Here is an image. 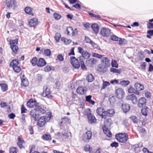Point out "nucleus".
I'll return each mask as SVG.
<instances>
[{
    "label": "nucleus",
    "instance_id": "1",
    "mask_svg": "<svg viewBox=\"0 0 153 153\" xmlns=\"http://www.w3.org/2000/svg\"><path fill=\"white\" fill-rule=\"evenodd\" d=\"M101 61L102 63L98 66L97 71L100 72H105L110 65V62L108 58L106 57L102 58Z\"/></svg>",
    "mask_w": 153,
    "mask_h": 153
},
{
    "label": "nucleus",
    "instance_id": "2",
    "mask_svg": "<svg viewBox=\"0 0 153 153\" xmlns=\"http://www.w3.org/2000/svg\"><path fill=\"white\" fill-rule=\"evenodd\" d=\"M115 138L120 142L125 143L128 140V135L126 133H119L115 135Z\"/></svg>",
    "mask_w": 153,
    "mask_h": 153
},
{
    "label": "nucleus",
    "instance_id": "3",
    "mask_svg": "<svg viewBox=\"0 0 153 153\" xmlns=\"http://www.w3.org/2000/svg\"><path fill=\"white\" fill-rule=\"evenodd\" d=\"M51 91L50 89L48 88V84H45L43 87V91L41 93V96L43 97H46L48 99H51L53 96L51 95Z\"/></svg>",
    "mask_w": 153,
    "mask_h": 153
},
{
    "label": "nucleus",
    "instance_id": "4",
    "mask_svg": "<svg viewBox=\"0 0 153 153\" xmlns=\"http://www.w3.org/2000/svg\"><path fill=\"white\" fill-rule=\"evenodd\" d=\"M57 135L59 138H64L65 139L71 138V134L70 131L65 130L62 132H58Z\"/></svg>",
    "mask_w": 153,
    "mask_h": 153
},
{
    "label": "nucleus",
    "instance_id": "5",
    "mask_svg": "<svg viewBox=\"0 0 153 153\" xmlns=\"http://www.w3.org/2000/svg\"><path fill=\"white\" fill-rule=\"evenodd\" d=\"M115 113L114 109H111L106 111L104 110L101 117L102 118L106 119L108 117L112 116Z\"/></svg>",
    "mask_w": 153,
    "mask_h": 153
},
{
    "label": "nucleus",
    "instance_id": "6",
    "mask_svg": "<svg viewBox=\"0 0 153 153\" xmlns=\"http://www.w3.org/2000/svg\"><path fill=\"white\" fill-rule=\"evenodd\" d=\"M30 116L31 120H33L35 121H36L38 120L40 115L38 112L34 109L30 111Z\"/></svg>",
    "mask_w": 153,
    "mask_h": 153
},
{
    "label": "nucleus",
    "instance_id": "7",
    "mask_svg": "<svg viewBox=\"0 0 153 153\" xmlns=\"http://www.w3.org/2000/svg\"><path fill=\"white\" fill-rule=\"evenodd\" d=\"M71 63L73 67L76 68H78L80 66V64L78 60L74 56H71Z\"/></svg>",
    "mask_w": 153,
    "mask_h": 153
},
{
    "label": "nucleus",
    "instance_id": "8",
    "mask_svg": "<svg viewBox=\"0 0 153 153\" xmlns=\"http://www.w3.org/2000/svg\"><path fill=\"white\" fill-rule=\"evenodd\" d=\"M89 112L86 113L87 116L88 123L90 124L95 123L97 121V119L91 113L90 110L89 109Z\"/></svg>",
    "mask_w": 153,
    "mask_h": 153
},
{
    "label": "nucleus",
    "instance_id": "9",
    "mask_svg": "<svg viewBox=\"0 0 153 153\" xmlns=\"http://www.w3.org/2000/svg\"><path fill=\"white\" fill-rule=\"evenodd\" d=\"M100 33L103 36L107 37L111 34V30L108 28L103 27L100 30Z\"/></svg>",
    "mask_w": 153,
    "mask_h": 153
},
{
    "label": "nucleus",
    "instance_id": "10",
    "mask_svg": "<svg viewBox=\"0 0 153 153\" xmlns=\"http://www.w3.org/2000/svg\"><path fill=\"white\" fill-rule=\"evenodd\" d=\"M115 94L117 98L121 99L124 97L125 93L123 89L119 88L116 90Z\"/></svg>",
    "mask_w": 153,
    "mask_h": 153
},
{
    "label": "nucleus",
    "instance_id": "11",
    "mask_svg": "<svg viewBox=\"0 0 153 153\" xmlns=\"http://www.w3.org/2000/svg\"><path fill=\"white\" fill-rule=\"evenodd\" d=\"M20 78L21 80V84L22 86L26 87L29 84V82L24 74L22 73L20 75Z\"/></svg>",
    "mask_w": 153,
    "mask_h": 153
},
{
    "label": "nucleus",
    "instance_id": "12",
    "mask_svg": "<svg viewBox=\"0 0 153 153\" xmlns=\"http://www.w3.org/2000/svg\"><path fill=\"white\" fill-rule=\"evenodd\" d=\"M126 99L127 100H131L132 103L136 104L138 102V99L136 96L134 94L129 95L126 97Z\"/></svg>",
    "mask_w": 153,
    "mask_h": 153
},
{
    "label": "nucleus",
    "instance_id": "13",
    "mask_svg": "<svg viewBox=\"0 0 153 153\" xmlns=\"http://www.w3.org/2000/svg\"><path fill=\"white\" fill-rule=\"evenodd\" d=\"M92 132L91 131H88L85 134L83 140L85 142H88L91 138Z\"/></svg>",
    "mask_w": 153,
    "mask_h": 153
},
{
    "label": "nucleus",
    "instance_id": "14",
    "mask_svg": "<svg viewBox=\"0 0 153 153\" xmlns=\"http://www.w3.org/2000/svg\"><path fill=\"white\" fill-rule=\"evenodd\" d=\"M34 109L36 110V111L39 112L42 114H44L46 112V111L43 108V106L38 103L36 104Z\"/></svg>",
    "mask_w": 153,
    "mask_h": 153
},
{
    "label": "nucleus",
    "instance_id": "15",
    "mask_svg": "<svg viewBox=\"0 0 153 153\" xmlns=\"http://www.w3.org/2000/svg\"><path fill=\"white\" fill-rule=\"evenodd\" d=\"M5 4L7 7L10 9L13 6L14 7H15L16 2L15 0H6Z\"/></svg>",
    "mask_w": 153,
    "mask_h": 153
},
{
    "label": "nucleus",
    "instance_id": "16",
    "mask_svg": "<svg viewBox=\"0 0 153 153\" xmlns=\"http://www.w3.org/2000/svg\"><path fill=\"white\" fill-rule=\"evenodd\" d=\"M146 103V99L144 97H140L138 100L137 105L140 108L145 106Z\"/></svg>",
    "mask_w": 153,
    "mask_h": 153
},
{
    "label": "nucleus",
    "instance_id": "17",
    "mask_svg": "<svg viewBox=\"0 0 153 153\" xmlns=\"http://www.w3.org/2000/svg\"><path fill=\"white\" fill-rule=\"evenodd\" d=\"M46 117L44 116L40 117L37 121L38 126L40 127H43L46 122Z\"/></svg>",
    "mask_w": 153,
    "mask_h": 153
},
{
    "label": "nucleus",
    "instance_id": "18",
    "mask_svg": "<svg viewBox=\"0 0 153 153\" xmlns=\"http://www.w3.org/2000/svg\"><path fill=\"white\" fill-rule=\"evenodd\" d=\"M97 60L94 58H91L86 61V65L90 67L93 66L97 63Z\"/></svg>",
    "mask_w": 153,
    "mask_h": 153
},
{
    "label": "nucleus",
    "instance_id": "19",
    "mask_svg": "<svg viewBox=\"0 0 153 153\" xmlns=\"http://www.w3.org/2000/svg\"><path fill=\"white\" fill-rule=\"evenodd\" d=\"M37 102L35 100H34L33 99H30L27 103V106L29 108H34L36 107V104Z\"/></svg>",
    "mask_w": 153,
    "mask_h": 153
},
{
    "label": "nucleus",
    "instance_id": "20",
    "mask_svg": "<svg viewBox=\"0 0 153 153\" xmlns=\"http://www.w3.org/2000/svg\"><path fill=\"white\" fill-rule=\"evenodd\" d=\"M30 27H34L38 24L37 19L36 18H33L30 19L29 22Z\"/></svg>",
    "mask_w": 153,
    "mask_h": 153
},
{
    "label": "nucleus",
    "instance_id": "21",
    "mask_svg": "<svg viewBox=\"0 0 153 153\" xmlns=\"http://www.w3.org/2000/svg\"><path fill=\"white\" fill-rule=\"evenodd\" d=\"M86 88L82 86L79 87L76 89L77 93L80 94H84L86 92Z\"/></svg>",
    "mask_w": 153,
    "mask_h": 153
},
{
    "label": "nucleus",
    "instance_id": "22",
    "mask_svg": "<svg viewBox=\"0 0 153 153\" xmlns=\"http://www.w3.org/2000/svg\"><path fill=\"white\" fill-rule=\"evenodd\" d=\"M122 104L121 108L124 113H126L128 112L130 108V105L129 104H123L122 102H120Z\"/></svg>",
    "mask_w": 153,
    "mask_h": 153
},
{
    "label": "nucleus",
    "instance_id": "23",
    "mask_svg": "<svg viewBox=\"0 0 153 153\" xmlns=\"http://www.w3.org/2000/svg\"><path fill=\"white\" fill-rule=\"evenodd\" d=\"M62 120L60 122V125L62 126L64 125V124L66 123H70V119L69 118L67 117H65L63 118H62Z\"/></svg>",
    "mask_w": 153,
    "mask_h": 153
},
{
    "label": "nucleus",
    "instance_id": "24",
    "mask_svg": "<svg viewBox=\"0 0 153 153\" xmlns=\"http://www.w3.org/2000/svg\"><path fill=\"white\" fill-rule=\"evenodd\" d=\"M46 64V62L45 59L43 58H40L39 59L37 62V65L38 67H42Z\"/></svg>",
    "mask_w": 153,
    "mask_h": 153
},
{
    "label": "nucleus",
    "instance_id": "25",
    "mask_svg": "<svg viewBox=\"0 0 153 153\" xmlns=\"http://www.w3.org/2000/svg\"><path fill=\"white\" fill-rule=\"evenodd\" d=\"M134 87L135 88L137 91H138L142 90L144 89L143 85L138 82L135 84Z\"/></svg>",
    "mask_w": 153,
    "mask_h": 153
},
{
    "label": "nucleus",
    "instance_id": "26",
    "mask_svg": "<svg viewBox=\"0 0 153 153\" xmlns=\"http://www.w3.org/2000/svg\"><path fill=\"white\" fill-rule=\"evenodd\" d=\"M91 27L95 33L97 34L98 32L100 27L97 24L94 23L92 24Z\"/></svg>",
    "mask_w": 153,
    "mask_h": 153
},
{
    "label": "nucleus",
    "instance_id": "27",
    "mask_svg": "<svg viewBox=\"0 0 153 153\" xmlns=\"http://www.w3.org/2000/svg\"><path fill=\"white\" fill-rule=\"evenodd\" d=\"M104 133L108 137H112V134L108 129L105 127L103 128Z\"/></svg>",
    "mask_w": 153,
    "mask_h": 153
},
{
    "label": "nucleus",
    "instance_id": "28",
    "mask_svg": "<svg viewBox=\"0 0 153 153\" xmlns=\"http://www.w3.org/2000/svg\"><path fill=\"white\" fill-rule=\"evenodd\" d=\"M10 65L13 68L14 67L17 66L19 65V62L18 59H15L13 60L10 63Z\"/></svg>",
    "mask_w": 153,
    "mask_h": 153
},
{
    "label": "nucleus",
    "instance_id": "29",
    "mask_svg": "<svg viewBox=\"0 0 153 153\" xmlns=\"http://www.w3.org/2000/svg\"><path fill=\"white\" fill-rule=\"evenodd\" d=\"M25 12L30 15L33 16L34 14L32 12V9L30 7H26L25 9Z\"/></svg>",
    "mask_w": 153,
    "mask_h": 153
},
{
    "label": "nucleus",
    "instance_id": "30",
    "mask_svg": "<svg viewBox=\"0 0 153 153\" xmlns=\"http://www.w3.org/2000/svg\"><path fill=\"white\" fill-rule=\"evenodd\" d=\"M128 91L129 93H133L137 95H139L140 94L139 91H137L136 89H135L134 88L132 87H130L128 89Z\"/></svg>",
    "mask_w": 153,
    "mask_h": 153
},
{
    "label": "nucleus",
    "instance_id": "31",
    "mask_svg": "<svg viewBox=\"0 0 153 153\" xmlns=\"http://www.w3.org/2000/svg\"><path fill=\"white\" fill-rule=\"evenodd\" d=\"M43 51L44 52V54L46 56H49L51 55V51L49 49L41 50V52H43Z\"/></svg>",
    "mask_w": 153,
    "mask_h": 153
},
{
    "label": "nucleus",
    "instance_id": "32",
    "mask_svg": "<svg viewBox=\"0 0 153 153\" xmlns=\"http://www.w3.org/2000/svg\"><path fill=\"white\" fill-rule=\"evenodd\" d=\"M104 111V109L102 107L98 108L96 110V112L97 114L101 117Z\"/></svg>",
    "mask_w": 153,
    "mask_h": 153
},
{
    "label": "nucleus",
    "instance_id": "33",
    "mask_svg": "<svg viewBox=\"0 0 153 153\" xmlns=\"http://www.w3.org/2000/svg\"><path fill=\"white\" fill-rule=\"evenodd\" d=\"M42 139L44 140H51V137L50 135L47 134H45L42 136Z\"/></svg>",
    "mask_w": 153,
    "mask_h": 153
},
{
    "label": "nucleus",
    "instance_id": "34",
    "mask_svg": "<svg viewBox=\"0 0 153 153\" xmlns=\"http://www.w3.org/2000/svg\"><path fill=\"white\" fill-rule=\"evenodd\" d=\"M94 79V78L91 74H89L86 77V79L88 82H91L93 81Z\"/></svg>",
    "mask_w": 153,
    "mask_h": 153
},
{
    "label": "nucleus",
    "instance_id": "35",
    "mask_svg": "<svg viewBox=\"0 0 153 153\" xmlns=\"http://www.w3.org/2000/svg\"><path fill=\"white\" fill-rule=\"evenodd\" d=\"M37 59L36 57L33 58L30 61V62L33 66H35L37 64Z\"/></svg>",
    "mask_w": 153,
    "mask_h": 153
},
{
    "label": "nucleus",
    "instance_id": "36",
    "mask_svg": "<svg viewBox=\"0 0 153 153\" xmlns=\"http://www.w3.org/2000/svg\"><path fill=\"white\" fill-rule=\"evenodd\" d=\"M10 47L11 49L12 50L13 52L15 53L16 54L18 49V46L16 45H11Z\"/></svg>",
    "mask_w": 153,
    "mask_h": 153
},
{
    "label": "nucleus",
    "instance_id": "37",
    "mask_svg": "<svg viewBox=\"0 0 153 153\" xmlns=\"http://www.w3.org/2000/svg\"><path fill=\"white\" fill-rule=\"evenodd\" d=\"M82 55V57H83L84 59H87L90 56V54L86 51H85Z\"/></svg>",
    "mask_w": 153,
    "mask_h": 153
},
{
    "label": "nucleus",
    "instance_id": "38",
    "mask_svg": "<svg viewBox=\"0 0 153 153\" xmlns=\"http://www.w3.org/2000/svg\"><path fill=\"white\" fill-rule=\"evenodd\" d=\"M130 82L128 80H123L120 81V84L123 86H126L130 84Z\"/></svg>",
    "mask_w": 153,
    "mask_h": 153
},
{
    "label": "nucleus",
    "instance_id": "39",
    "mask_svg": "<svg viewBox=\"0 0 153 153\" xmlns=\"http://www.w3.org/2000/svg\"><path fill=\"white\" fill-rule=\"evenodd\" d=\"M1 90L3 91H5L7 89V86L5 83H1L0 84Z\"/></svg>",
    "mask_w": 153,
    "mask_h": 153
},
{
    "label": "nucleus",
    "instance_id": "40",
    "mask_svg": "<svg viewBox=\"0 0 153 153\" xmlns=\"http://www.w3.org/2000/svg\"><path fill=\"white\" fill-rule=\"evenodd\" d=\"M147 33L146 37L148 38L151 39V36H153V29L148 30Z\"/></svg>",
    "mask_w": 153,
    "mask_h": 153
},
{
    "label": "nucleus",
    "instance_id": "41",
    "mask_svg": "<svg viewBox=\"0 0 153 153\" xmlns=\"http://www.w3.org/2000/svg\"><path fill=\"white\" fill-rule=\"evenodd\" d=\"M18 39L10 40V45H16L18 44Z\"/></svg>",
    "mask_w": 153,
    "mask_h": 153
},
{
    "label": "nucleus",
    "instance_id": "42",
    "mask_svg": "<svg viewBox=\"0 0 153 153\" xmlns=\"http://www.w3.org/2000/svg\"><path fill=\"white\" fill-rule=\"evenodd\" d=\"M110 71L114 73H117L118 74H120L121 72V71L120 69H117L115 68H111L110 69Z\"/></svg>",
    "mask_w": 153,
    "mask_h": 153
},
{
    "label": "nucleus",
    "instance_id": "43",
    "mask_svg": "<svg viewBox=\"0 0 153 153\" xmlns=\"http://www.w3.org/2000/svg\"><path fill=\"white\" fill-rule=\"evenodd\" d=\"M119 39L118 41L119 42L120 45H125L126 43V40L125 39H122L120 38Z\"/></svg>",
    "mask_w": 153,
    "mask_h": 153
},
{
    "label": "nucleus",
    "instance_id": "44",
    "mask_svg": "<svg viewBox=\"0 0 153 153\" xmlns=\"http://www.w3.org/2000/svg\"><path fill=\"white\" fill-rule=\"evenodd\" d=\"M129 118L132 121L133 123L135 124L137 123V119L135 116H132Z\"/></svg>",
    "mask_w": 153,
    "mask_h": 153
},
{
    "label": "nucleus",
    "instance_id": "45",
    "mask_svg": "<svg viewBox=\"0 0 153 153\" xmlns=\"http://www.w3.org/2000/svg\"><path fill=\"white\" fill-rule=\"evenodd\" d=\"M66 30L67 32V34L68 35H70L71 34L69 30H71L73 33V35H74V32L73 31V28L72 27H69L67 28Z\"/></svg>",
    "mask_w": 153,
    "mask_h": 153
},
{
    "label": "nucleus",
    "instance_id": "46",
    "mask_svg": "<svg viewBox=\"0 0 153 153\" xmlns=\"http://www.w3.org/2000/svg\"><path fill=\"white\" fill-rule=\"evenodd\" d=\"M16 149V147H10L9 149L10 153H17Z\"/></svg>",
    "mask_w": 153,
    "mask_h": 153
},
{
    "label": "nucleus",
    "instance_id": "47",
    "mask_svg": "<svg viewBox=\"0 0 153 153\" xmlns=\"http://www.w3.org/2000/svg\"><path fill=\"white\" fill-rule=\"evenodd\" d=\"M61 37V35L60 34L57 33H56L55 35V39L57 42H58L59 41Z\"/></svg>",
    "mask_w": 153,
    "mask_h": 153
},
{
    "label": "nucleus",
    "instance_id": "48",
    "mask_svg": "<svg viewBox=\"0 0 153 153\" xmlns=\"http://www.w3.org/2000/svg\"><path fill=\"white\" fill-rule=\"evenodd\" d=\"M89 14L92 17L98 19H100L101 18V17L100 15H96L91 13H89Z\"/></svg>",
    "mask_w": 153,
    "mask_h": 153
},
{
    "label": "nucleus",
    "instance_id": "49",
    "mask_svg": "<svg viewBox=\"0 0 153 153\" xmlns=\"http://www.w3.org/2000/svg\"><path fill=\"white\" fill-rule=\"evenodd\" d=\"M13 70L16 73L19 72L21 70L20 65L14 67L13 68Z\"/></svg>",
    "mask_w": 153,
    "mask_h": 153
},
{
    "label": "nucleus",
    "instance_id": "50",
    "mask_svg": "<svg viewBox=\"0 0 153 153\" xmlns=\"http://www.w3.org/2000/svg\"><path fill=\"white\" fill-rule=\"evenodd\" d=\"M28 129L29 130L30 134H33L34 133V129L33 127L31 126H28Z\"/></svg>",
    "mask_w": 153,
    "mask_h": 153
},
{
    "label": "nucleus",
    "instance_id": "51",
    "mask_svg": "<svg viewBox=\"0 0 153 153\" xmlns=\"http://www.w3.org/2000/svg\"><path fill=\"white\" fill-rule=\"evenodd\" d=\"M111 66L113 67L117 68L118 67V64L115 60H112L111 62Z\"/></svg>",
    "mask_w": 153,
    "mask_h": 153
},
{
    "label": "nucleus",
    "instance_id": "52",
    "mask_svg": "<svg viewBox=\"0 0 153 153\" xmlns=\"http://www.w3.org/2000/svg\"><path fill=\"white\" fill-rule=\"evenodd\" d=\"M110 85V84L108 82H107V81L103 82V83L102 84L103 86H102V89H104L107 86Z\"/></svg>",
    "mask_w": 153,
    "mask_h": 153
},
{
    "label": "nucleus",
    "instance_id": "53",
    "mask_svg": "<svg viewBox=\"0 0 153 153\" xmlns=\"http://www.w3.org/2000/svg\"><path fill=\"white\" fill-rule=\"evenodd\" d=\"M53 16L55 19L57 20L59 19L62 16L60 15L57 13H54Z\"/></svg>",
    "mask_w": 153,
    "mask_h": 153
},
{
    "label": "nucleus",
    "instance_id": "54",
    "mask_svg": "<svg viewBox=\"0 0 153 153\" xmlns=\"http://www.w3.org/2000/svg\"><path fill=\"white\" fill-rule=\"evenodd\" d=\"M110 38L111 40L114 41H118L119 39V37L115 35H111Z\"/></svg>",
    "mask_w": 153,
    "mask_h": 153
},
{
    "label": "nucleus",
    "instance_id": "55",
    "mask_svg": "<svg viewBox=\"0 0 153 153\" xmlns=\"http://www.w3.org/2000/svg\"><path fill=\"white\" fill-rule=\"evenodd\" d=\"M148 108L147 107H146V108H143L141 110V113L143 115L145 116L147 115V110L146 109V108Z\"/></svg>",
    "mask_w": 153,
    "mask_h": 153
},
{
    "label": "nucleus",
    "instance_id": "56",
    "mask_svg": "<svg viewBox=\"0 0 153 153\" xmlns=\"http://www.w3.org/2000/svg\"><path fill=\"white\" fill-rule=\"evenodd\" d=\"M44 71L46 72L50 71L51 70V67L49 65H47L44 68Z\"/></svg>",
    "mask_w": 153,
    "mask_h": 153
},
{
    "label": "nucleus",
    "instance_id": "57",
    "mask_svg": "<svg viewBox=\"0 0 153 153\" xmlns=\"http://www.w3.org/2000/svg\"><path fill=\"white\" fill-rule=\"evenodd\" d=\"M73 7H74L76 9L80 10L81 8V5H80L79 4L77 3L73 5Z\"/></svg>",
    "mask_w": 153,
    "mask_h": 153
},
{
    "label": "nucleus",
    "instance_id": "58",
    "mask_svg": "<svg viewBox=\"0 0 153 153\" xmlns=\"http://www.w3.org/2000/svg\"><path fill=\"white\" fill-rule=\"evenodd\" d=\"M110 146L112 147H115L116 148L118 146V143L117 142H114L110 144Z\"/></svg>",
    "mask_w": 153,
    "mask_h": 153
},
{
    "label": "nucleus",
    "instance_id": "59",
    "mask_svg": "<svg viewBox=\"0 0 153 153\" xmlns=\"http://www.w3.org/2000/svg\"><path fill=\"white\" fill-rule=\"evenodd\" d=\"M26 111H27V109L26 108L24 105H22L21 108V113H26Z\"/></svg>",
    "mask_w": 153,
    "mask_h": 153
},
{
    "label": "nucleus",
    "instance_id": "60",
    "mask_svg": "<svg viewBox=\"0 0 153 153\" xmlns=\"http://www.w3.org/2000/svg\"><path fill=\"white\" fill-rule=\"evenodd\" d=\"M7 103L4 102H1L0 103V106L1 108H4L7 107Z\"/></svg>",
    "mask_w": 153,
    "mask_h": 153
},
{
    "label": "nucleus",
    "instance_id": "61",
    "mask_svg": "<svg viewBox=\"0 0 153 153\" xmlns=\"http://www.w3.org/2000/svg\"><path fill=\"white\" fill-rule=\"evenodd\" d=\"M92 56L99 59L101 58L102 57V55L95 53H94Z\"/></svg>",
    "mask_w": 153,
    "mask_h": 153
},
{
    "label": "nucleus",
    "instance_id": "62",
    "mask_svg": "<svg viewBox=\"0 0 153 153\" xmlns=\"http://www.w3.org/2000/svg\"><path fill=\"white\" fill-rule=\"evenodd\" d=\"M8 117L10 119H13L16 117V115L12 113L9 114Z\"/></svg>",
    "mask_w": 153,
    "mask_h": 153
},
{
    "label": "nucleus",
    "instance_id": "63",
    "mask_svg": "<svg viewBox=\"0 0 153 153\" xmlns=\"http://www.w3.org/2000/svg\"><path fill=\"white\" fill-rule=\"evenodd\" d=\"M91 98L92 96L91 95L86 96L85 97L86 101L88 102H89V101L91 100Z\"/></svg>",
    "mask_w": 153,
    "mask_h": 153
},
{
    "label": "nucleus",
    "instance_id": "64",
    "mask_svg": "<svg viewBox=\"0 0 153 153\" xmlns=\"http://www.w3.org/2000/svg\"><path fill=\"white\" fill-rule=\"evenodd\" d=\"M147 27L149 29L153 28V23H152L149 22L147 24Z\"/></svg>",
    "mask_w": 153,
    "mask_h": 153
}]
</instances>
